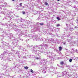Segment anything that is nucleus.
Segmentation results:
<instances>
[{
	"mask_svg": "<svg viewBox=\"0 0 78 78\" xmlns=\"http://www.w3.org/2000/svg\"><path fill=\"white\" fill-rule=\"evenodd\" d=\"M59 51H61L62 49V47L61 46H60L59 47Z\"/></svg>",
	"mask_w": 78,
	"mask_h": 78,
	"instance_id": "1",
	"label": "nucleus"
},
{
	"mask_svg": "<svg viewBox=\"0 0 78 78\" xmlns=\"http://www.w3.org/2000/svg\"><path fill=\"white\" fill-rule=\"evenodd\" d=\"M67 50V49H66V50Z\"/></svg>",
	"mask_w": 78,
	"mask_h": 78,
	"instance_id": "16",
	"label": "nucleus"
},
{
	"mask_svg": "<svg viewBox=\"0 0 78 78\" xmlns=\"http://www.w3.org/2000/svg\"><path fill=\"white\" fill-rule=\"evenodd\" d=\"M24 69H25L27 70V69H28V67L27 66H25Z\"/></svg>",
	"mask_w": 78,
	"mask_h": 78,
	"instance_id": "3",
	"label": "nucleus"
},
{
	"mask_svg": "<svg viewBox=\"0 0 78 78\" xmlns=\"http://www.w3.org/2000/svg\"><path fill=\"white\" fill-rule=\"evenodd\" d=\"M69 61L70 62H72V59H70L69 60Z\"/></svg>",
	"mask_w": 78,
	"mask_h": 78,
	"instance_id": "5",
	"label": "nucleus"
},
{
	"mask_svg": "<svg viewBox=\"0 0 78 78\" xmlns=\"http://www.w3.org/2000/svg\"><path fill=\"white\" fill-rule=\"evenodd\" d=\"M22 13H23V14H25V12L24 11H23Z\"/></svg>",
	"mask_w": 78,
	"mask_h": 78,
	"instance_id": "10",
	"label": "nucleus"
},
{
	"mask_svg": "<svg viewBox=\"0 0 78 78\" xmlns=\"http://www.w3.org/2000/svg\"><path fill=\"white\" fill-rule=\"evenodd\" d=\"M64 62H60V64H61V65H63V64H64Z\"/></svg>",
	"mask_w": 78,
	"mask_h": 78,
	"instance_id": "2",
	"label": "nucleus"
},
{
	"mask_svg": "<svg viewBox=\"0 0 78 78\" xmlns=\"http://www.w3.org/2000/svg\"><path fill=\"white\" fill-rule=\"evenodd\" d=\"M22 3H20V6H22Z\"/></svg>",
	"mask_w": 78,
	"mask_h": 78,
	"instance_id": "11",
	"label": "nucleus"
},
{
	"mask_svg": "<svg viewBox=\"0 0 78 78\" xmlns=\"http://www.w3.org/2000/svg\"><path fill=\"white\" fill-rule=\"evenodd\" d=\"M31 72L32 73H34V71H33V70H32V69H31Z\"/></svg>",
	"mask_w": 78,
	"mask_h": 78,
	"instance_id": "8",
	"label": "nucleus"
},
{
	"mask_svg": "<svg viewBox=\"0 0 78 78\" xmlns=\"http://www.w3.org/2000/svg\"><path fill=\"white\" fill-rule=\"evenodd\" d=\"M15 0H12V1H15Z\"/></svg>",
	"mask_w": 78,
	"mask_h": 78,
	"instance_id": "14",
	"label": "nucleus"
},
{
	"mask_svg": "<svg viewBox=\"0 0 78 78\" xmlns=\"http://www.w3.org/2000/svg\"><path fill=\"white\" fill-rule=\"evenodd\" d=\"M57 19L58 20H60V18L59 17H57Z\"/></svg>",
	"mask_w": 78,
	"mask_h": 78,
	"instance_id": "4",
	"label": "nucleus"
},
{
	"mask_svg": "<svg viewBox=\"0 0 78 78\" xmlns=\"http://www.w3.org/2000/svg\"><path fill=\"white\" fill-rule=\"evenodd\" d=\"M40 25H44V23H40Z\"/></svg>",
	"mask_w": 78,
	"mask_h": 78,
	"instance_id": "9",
	"label": "nucleus"
},
{
	"mask_svg": "<svg viewBox=\"0 0 78 78\" xmlns=\"http://www.w3.org/2000/svg\"><path fill=\"white\" fill-rule=\"evenodd\" d=\"M25 8V7L24 6H23V8Z\"/></svg>",
	"mask_w": 78,
	"mask_h": 78,
	"instance_id": "13",
	"label": "nucleus"
},
{
	"mask_svg": "<svg viewBox=\"0 0 78 78\" xmlns=\"http://www.w3.org/2000/svg\"><path fill=\"white\" fill-rule=\"evenodd\" d=\"M45 5H48V3H47V2H45Z\"/></svg>",
	"mask_w": 78,
	"mask_h": 78,
	"instance_id": "7",
	"label": "nucleus"
},
{
	"mask_svg": "<svg viewBox=\"0 0 78 78\" xmlns=\"http://www.w3.org/2000/svg\"><path fill=\"white\" fill-rule=\"evenodd\" d=\"M59 26H60V24H58L57 25V27H59Z\"/></svg>",
	"mask_w": 78,
	"mask_h": 78,
	"instance_id": "12",
	"label": "nucleus"
},
{
	"mask_svg": "<svg viewBox=\"0 0 78 78\" xmlns=\"http://www.w3.org/2000/svg\"><path fill=\"white\" fill-rule=\"evenodd\" d=\"M36 59H40V58H39V57H37L36 58Z\"/></svg>",
	"mask_w": 78,
	"mask_h": 78,
	"instance_id": "6",
	"label": "nucleus"
},
{
	"mask_svg": "<svg viewBox=\"0 0 78 78\" xmlns=\"http://www.w3.org/2000/svg\"><path fill=\"white\" fill-rule=\"evenodd\" d=\"M60 0H57V1H59Z\"/></svg>",
	"mask_w": 78,
	"mask_h": 78,
	"instance_id": "15",
	"label": "nucleus"
}]
</instances>
